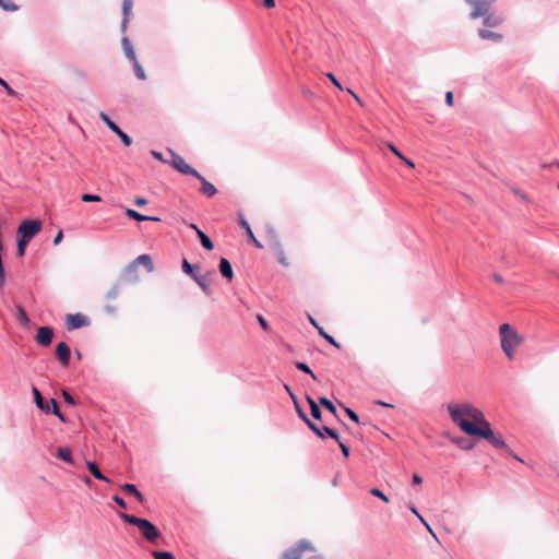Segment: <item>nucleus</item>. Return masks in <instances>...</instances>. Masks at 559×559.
<instances>
[{"label":"nucleus","mask_w":559,"mask_h":559,"mask_svg":"<svg viewBox=\"0 0 559 559\" xmlns=\"http://www.w3.org/2000/svg\"><path fill=\"white\" fill-rule=\"evenodd\" d=\"M447 409L453 423L468 436L483 438L496 449H507L502 436L492 431L490 423L479 408L469 403H450Z\"/></svg>","instance_id":"obj_1"},{"label":"nucleus","mask_w":559,"mask_h":559,"mask_svg":"<svg viewBox=\"0 0 559 559\" xmlns=\"http://www.w3.org/2000/svg\"><path fill=\"white\" fill-rule=\"evenodd\" d=\"M500 346L509 360L515 357V350L524 343L525 337L514 326L502 323L499 326Z\"/></svg>","instance_id":"obj_2"},{"label":"nucleus","mask_w":559,"mask_h":559,"mask_svg":"<svg viewBox=\"0 0 559 559\" xmlns=\"http://www.w3.org/2000/svg\"><path fill=\"white\" fill-rule=\"evenodd\" d=\"M119 518L128 524L136 526L142 536L150 543H155L162 535L151 521L128 513H119Z\"/></svg>","instance_id":"obj_3"},{"label":"nucleus","mask_w":559,"mask_h":559,"mask_svg":"<svg viewBox=\"0 0 559 559\" xmlns=\"http://www.w3.org/2000/svg\"><path fill=\"white\" fill-rule=\"evenodd\" d=\"M41 230L39 219L23 221L17 228V236L31 242V240Z\"/></svg>","instance_id":"obj_4"},{"label":"nucleus","mask_w":559,"mask_h":559,"mask_svg":"<svg viewBox=\"0 0 559 559\" xmlns=\"http://www.w3.org/2000/svg\"><path fill=\"white\" fill-rule=\"evenodd\" d=\"M468 5L472 7L469 13L471 20H476L490 11L491 5L496 0H465Z\"/></svg>","instance_id":"obj_5"},{"label":"nucleus","mask_w":559,"mask_h":559,"mask_svg":"<svg viewBox=\"0 0 559 559\" xmlns=\"http://www.w3.org/2000/svg\"><path fill=\"white\" fill-rule=\"evenodd\" d=\"M267 236H269V246L273 250V252L276 254L278 262L282 265L287 266L288 262L286 260L283 246H282V243H281V241H280V239H278V237H277V235L275 233V230L274 229H269L267 230Z\"/></svg>","instance_id":"obj_6"},{"label":"nucleus","mask_w":559,"mask_h":559,"mask_svg":"<svg viewBox=\"0 0 559 559\" xmlns=\"http://www.w3.org/2000/svg\"><path fill=\"white\" fill-rule=\"evenodd\" d=\"M99 118L100 120L121 140V142L126 145V146H129L132 144V139L126 133L123 132L119 127L118 124H116L109 117L107 114H105L104 111H100L99 112Z\"/></svg>","instance_id":"obj_7"},{"label":"nucleus","mask_w":559,"mask_h":559,"mask_svg":"<svg viewBox=\"0 0 559 559\" xmlns=\"http://www.w3.org/2000/svg\"><path fill=\"white\" fill-rule=\"evenodd\" d=\"M173 156L171 165L173 167L183 175L199 176V171L191 167L186 160L178 154L170 151Z\"/></svg>","instance_id":"obj_8"},{"label":"nucleus","mask_w":559,"mask_h":559,"mask_svg":"<svg viewBox=\"0 0 559 559\" xmlns=\"http://www.w3.org/2000/svg\"><path fill=\"white\" fill-rule=\"evenodd\" d=\"M66 321L67 328L70 331L81 329L90 324L87 317L82 313L68 314Z\"/></svg>","instance_id":"obj_9"},{"label":"nucleus","mask_w":559,"mask_h":559,"mask_svg":"<svg viewBox=\"0 0 559 559\" xmlns=\"http://www.w3.org/2000/svg\"><path fill=\"white\" fill-rule=\"evenodd\" d=\"M138 269L139 267L133 262L129 263L121 272L119 282L136 283L139 281Z\"/></svg>","instance_id":"obj_10"},{"label":"nucleus","mask_w":559,"mask_h":559,"mask_svg":"<svg viewBox=\"0 0 559 559\" xmlns=\"http://www.w3.org/2000/svg\"><path fill=\"white\" fill-rule=\"evenodd\" d=\"M53 338V330L50 326H40L37 330L35 341L41 346H49Z\"/></svg>","instance_id":"obj_11"},{"label":"nucleus","mask_w":559,"mask_h":559,"mask_svg":"<svg viewBox=\"0 0 559 559\" xmlns=\"http://www.w3.org/2000/svg\"><path fill=\"white\" fill-rule=\"evenodd\" d=\"M309 429H311L321 439H324L326 436H329L335 441H338V433L328 426L320 427L314 423H309Z\"/></svg>","instance_id":"obj_12"},{"label":"nucleus","mask_w":559,"mask_h":559,"mask_svg":"<svg viewBox=\"0 0 559 559\" xmlns=\"http://www.w3.org/2000/svg\"><path fill=\"white\" fill-rule=\"evenodd\" d=\"M56 356L62 366H64V367L69 366L70 358H71V349H70L69 345L64 342L59 343L56 346Z\"/></svg>","instance_id":"obj_13"},{"label":"nucleus","mask_w":559,"mask_h":559,"mask_svg":"<svg viewBox=\"0 0 559 559\" xmlns=\"http://www.w3.org/2000/svg\"><path fill=\"white\" fill-rule=\"evenodd\" d=\"M132 7L133 0H123L122 2V21L120 25V31L124 33L127 31V25L130 16L132 15Z\"/></svg>","instance_id":"obj_14"},{"label":"nucleus","mask_w":559,"mask_h":559,"mask_svg":"<svg viewBox=\"0 0 559 559\" xmlns=\"http://www.w3.org/2000/svg\"><path fill=\"white\" fill-rule=\"evenodd\" d=\"M198 180H200L201 182V193L211 198L213 195L216 194L217 192V189L214 187V185H212L211 182H209L200 173H199V176H194Z\"/></svg>","instance_id":"obj_15"},{"label":"nucleus","mask_w":559,"mask_h":559,"mask_svg":"<svg viewBox=\"0 0 559 559\" xmlns=\"http://www.w3.org/2000/svg\"><path fill=\"white\" fill-rule=\"evenodd\" d=\"M124 214L128 218L134 219L138 222H144V221L159 222L160 221V218L157 216L144 215V214H141L132 209H126Z\"/></svg>","instance_id":"obj_16"},{"label":"nucleus","mask_w":559,"mask_h":559,"mask_svg":"<svg viewBox=\"0 0 559 559\" xmlns=\"http://www.w3.org/2000/svg\"><path fill=\"white\" fill-rule=\"evenodd\" d=\"M239 225L246 230V234L249 238V240L259 249L263 248L262 243L255 238V236L253 235V231L249 225V223L247 222V219L240 215L239 216Z\"/></svg>","instance_id":"obj_17"},{"label":"nucleus","mask_w":559,"mask_h":559,"mask_svg":"<svg viewBox=\"0 0 559 559\" xmlns=\"http://www.w3.org/2000/svg\"><path fill=\"white\" fill-rule=\"evenodd\" d=\"M32 392H33V395H34V401L36 403V406L45 412V413H49L50 412V407H49V402L45 401V399L43 397L40 391L36 388V386H33L32 388Z\"/></svg>","instance_id":"obj_18"},{"label":"nucleus","mask_w":559,"mask_h":559,"mask_svg":"<svg viewBox=\"0 0 559 559\" xmlns=\"http://www.w3.org/2000/svg\"><path fill=\"white\" fill-rule=\"evenodd\" d=\"M481 17H484V25L491 28L500 26L504 21L501 15L490 13V11L484 14Z\"/></svg>","instance_id":"obj_19"},{"label":"nucleus","mask_w":559,"mask_h":559,"mask_svg":"<svg viewBox=\"0 0 559 559\" xmlns=\"http://www.w3.org/2000/svg\"><path fill=\"white\" fill-rule=\"evenodd\" d=\"M218 269L222 276L226 280L231 281L234 278L233 266L226 258H221Z\"/></svg>","instance_id":"obj_20"},{"label":"nucleus","mask_w":559,"mask_h":559,"mask_svg":"<svg viewBox=\"0 0 559 559\" xmlns=\"http://www.w3.org/2000/svg\"><path fill=\"white\" fill-rule=\"evenodd\" d=\"M309 321L310 323L318 330V333L324 338L331 345L335 346L336 348H340L341 345L336 342V340L331 336L330 334H328L324 329L322 326H320L317 321L309 316Z\"/></svg>","instance_id":"obj_21"},{"label":"nucleus","mask_w":559,"mask_h":559,"mask_svg":"<svg viewBox=\"0 0 559 559\" xmlns=\"http://www.w3.org/2000/svg\"><path fill=\"white\" fill-rule=\"evenodd\" d=\"M121 45H122L124 55L130 62L133 61L134 59H136L134 48L128 37H126V36L122 37Z\"/></svg>","instance_id":"obj_22"},{"label":"nucleus","mask_w":559,"mask_h":559,"mask_svg":"<svg viewBox=\"0 0 559 559\" xmlns=\"http://www.w3.org/2000/svg\"><path fill=\"white\" fill-rule=\"evenodd\" d=\"M478 36L481 39L492 40V41H500L503 38L502 34L496 33V32H492V31H489L486 28H479Z\"/></svg>","instance_id":"obj_23"},{"label":"nucleus","mask_w":559,"mask_h":559,"mask_svg":"<svg viewBox=\"0 0 559 559\" xmlns=\"http://www.w3.org/2000/svg\"><path fill=\"white\" fill-rule=\"evenodd\" d=\"M138 267L139 265H143L146 267L148 272L154 270L152 258L148 254H141L136 259L132 261Z\"/></svg>","instance_id":"obj_24"},{"label":"nucleus","mask_w":559,"mask_h":559,"mask_svg":"<svg viewBox=\"0 0 559 559\" xmlns=\"http://www.w3.org/2000/svg\"><path fill=\"white\" fill-rule=\"evenodd\" d=\"M193 281L199 285V287L206 294V295H211L212 294V289L210 287V280H209V275H198V276H194Z\"/></svg>","instance_id":"obj_25"},{"label":"nucleus","mask_w":559,"mask_h":559,"mask_svg":"<svg viewBox=\"0 0 559 559\" xmlns=\"http://www.w3.org/2000/svg\"><path fill=\"white\" fill-rule=\"evenodd\" d=\"M121 489L129 495H133L140 502L144 501V496L140 492L135 485L133 484H124L121 486Z\"/></svg>","instance_id":"obj_26"},{"label":"nucleus","mask_w":559,"mask_h":559,"mask_svg":"<svg viewBox=\"0 0 559 559\" xmlns=\"http://www.w3.org/2000/svg\"><path fill=\"white\" fill-rule=\"evenodd\" d=\"M86 465H87L90 473L96 479L109 481V479L102 473V471L99 469V467L97 466V464L95 462H87Z\"/></svg>","instance_id":"obj_27"},{"label":"nucleus","mask_w":559,"mask_h":559,"mask_svg":"<svg viewBox=\"0 0 559 559\" xmlns=\"http://www.w3.org/2000/svg\"><path fill=\"white\" fill-rule=\"evenodd\" d=\"M197 235L200 239L202 247L205 250H209V251L213 250V248H214L213 241L205 233H203L201 229H197Z\"/></svg>","instance_id":"obj_28"},{"label":"nucleus","mask_w":559,"mask_h":559,"mask_svg":"<svg viewBox=\"0 0 559 559\" xmlns=\"http://www.w3.org/2000/svg\"><path fill=\"white\" fill-rule=\"evenodd\" d=\"M57 457L62 460V461H64V462H67V463H70V464L73 463L72 452L67 447L58 448V450H57Z\"/></svg>","instance_id":"obj_29"},{"label":"nucleus","mask_w":559,"mask_h":559,"mask_svg":"<svg viewBox=\"0 0 559 559\" xmlns=\"http://www.w3.org/2000/svg\"><path fill=\"white\" fill-rule=\"evenodd\" d=\"M386 145H388V147L390 148V151H391L395 156H397L401 160H403V162H404L408 167H411V168H414V167H415V164H414L411 159L406 158V157L402 154V152H401V151H400V150H399L394 144H392V143H386Z\"/></svg>","instance_id":"obj_30"},{"label":"nucleus","mask_w":559,"mask_h":559,"mask_svg":"<svg viewBox=\"0 0 559 559\" xmlns=\"http://www.w3.org/2000/svg\"><path fill=\"white\" fill-rule=\"evenodd\" d=\"M306 399L310 406L311 416L314 419L320 420L322 413H321L319 405L316 403V401L311 396L307 395Z\"/></svg>","instance_id":"obj_31"},{"label":"nucleus","mask_w":559,"mask_h":559,"mask_svg":"<svg viewBox=\"0 0 559 559\" xmlns=\"http://www.w3.org/2000/svg\"><path fill=\"white\" fill-rule=\"evenodd\" d=\"M200 266L199 265H193L191 263L188 262V260L183 259L182 261V271L191 276L192 278H194V276H198L199 274L195 273V270H199Z\"/></svg>","instance_id":"obj_32"},{"label":"nucleus","mask_w":559,"mask_h":559,"mask_svg":"<svg viewBox=\"0 0 559 559\" xmlns=\"http://www.w3.org/2000/svg\"><path fill=\"white\" fill-rule=\"evenodd\" d=\"M131 63L133 66L135 76L141 81L146 80L145 71L142 68V66L140 64V62L138 61V59H134L133 61H131Z\"/></svg>","instance_id":"obj_33"},{"label":"nucleus","mask_w":559,"mask_h":559,"mask_svg":"<svg viewBox=\"0 0 559 559\" xmlns=\"http://www.w3.org/2000/svg\"><path fill=\"white\" fill-rule=\"evenodd\" d=\"M120 289H121V283L120 282L115 283L108 290L106 298L109 300L116 299L120 294Z\"/></svg>","instance_id":"obj_34"},{"label":"nucleus","mask_w":559,"mask_h":559,"mask_svg":"<svg viewBox=\"0 0 559 559\" xmlns=\"http://www.w3.org/2000/svg\"><path fill=\"white\" fill-rule=\"evenodd\" d=\"M295 367L307 373V374H310L312 377V379L317 380V376L313 373V371L311 370V368L306 364V362H301V361H296L295 362Z\"/></svg>","instance_id":"obj_35"},{"label":"nucleus","mask_w":559,"mask_h":559,"mask_svg":"<svg viewBox=\"0 0 559 559\" xmlns=\"http://www.w3.org/2000/svg\"><path fill=\"white\" fill-rule=\"evenodd\" d=\"M319 403H320V405H322L324 408H326L332 414H334V415L336 414V407L329 399H326L324 396L319 397Z\"/></svg>","instance_id":"obj_36"},{"label":"nucleus","mask_w":559,"mask_h":559,"mask_svg":"<svg viewBox=\"0 0 559 559\" xmlns=\"http://www.w3.org/2000/svg\"><path fill=\"white\" fill-rule=\"evenodd\" d=\"M454 442L463 450H472L474 448V442L465 438L455 439Z\"/></svg>","instance_id":"obj_37"},{"label":"nucleus","mask_w":559,"mask_h":559,"mask_svg":"<svg viewBox=\"0 0 559 559\" xmlns=\"http://www.w3.org/2000/svg\"><path fill=\"white\" fill-rule=\"evenodd\" d=\"M0 8L9 12H14L19 9V7L11 0H0Z\"/></svg>","instance_id":"obj_38"},{"label":"nucleus","mask_w":559,"mask_h":559,"mask_svg":"<svg viewBox=\"0 0 559 559\" xmlns=\"http://www.w3.org/2000/svg\"><path fill=\"white\" fill-rule=\"evenodd\" d=\"M16 242H17V255L23 257L25 254V249L29 242L23 238H20L19 236L16 239Z\"/></svg>","instance_id":"obj_39"},{"label":"nucleus","mask_w":559,"mask_h":559,"mask_svg":"<svg viewBox=\"0 0 559 559\" xmlns=\"http://www.w3.org/2000/svg\"><path fill=\"white\" fill-rule=\"evenodd\" d=\"M152 556L154 559H175L170 551H153Z\"/></svg>","instance_id":"obj_40"},{"label":"nucleus","mask_w":559,"mask_h":559,"mask_svg":"<svg viewBox=\"0 0 559 559\" xmlns=\"http://www.w3.org/2000/svg\"><path fill=\"white\" fill-rule=\"evenodd\" d=\"M81 200L86 203L100 202L102 198L98 194L84 193V194H82Z\"/></svg>","instance_id":"obj_41"},{"label":"nucleus","mask_w":559,"mask_h":559,"mask_svg":"<svg viewBox=\"0 0 559 559\" xmlns=\"http://www.w3.org/2000/svg\"><path fill=\"white\" fill-rule=\"evenodd\" d=\"M294 405H295V408H296V412H297L299 418L302 419L306 423V425L309 427V423H312V421L308 418V416L301 409V407L299 406L298 401H295Z\"/></svg>","instance_id":"obj_42"},{"label":"nucleus","mask_w":559,"mask_h":559,"mask_svg":"<svg viewBox=\"0 0 559 559\" xmlns=\"http://www.w3.org/2000/svg\"><path fill=\"white\" fill-rule=\"evenodd\" d=\"M50 404L52 405V409H51L52 414H55L61 421L64 423L66 418H64L63 414L60 413L59 406H58L56 400L50 399Z\"/></svg>","instance_id":"obj_43"},{"label":"nucleus","mask_w":559,"mask_h":559,"mask_svg":"<svg viewBox=\"0 0 559 559\" xmlns=\"http://www.w3.org/2000/svg\"><path fill=\"white\" fill-rule=\"evenodd\" d=\"M370 493L373 497H377V498L381 499L385 503H388L390 501L388 496H385L379 488H371L370 489Z\"/></svg>","instance_id":"obj_44"},{"label":"nucleus","mask_w":559,"mask_h":559,"mask_svg":"<svg viewBox=\"0 0 559 559\" xmlns=\"http://www.w3.org/2000/svg\"><path fill=\"white\" fill-rule=\"evenodd\" d=\"M347 416L355 423L359 424V416L356 412H354L352 408L349 407H344Z\"/></svg>","instance_id":"obj_45"},{"label":"nucleus","mask_w":559,"mask_h":559,"mask_svg":"<svg viewBox=\"0 0 559 559\" xmlns=\"http://www.w3.org/2000/svg\"><path fill=\"white\" fill-rule=\"evenodd\" d=\"M62 396L64 399V402L69 405H74L75 404V400L74 397L68 392V391H63L62 392Z\"/></svg>","instance_id":"obj_46"},{"label":"nucleus","mask_w":559,"mask_h":559,"mask_svg":"<svg viewBox=\"0 0 559 559\" xmlns=\"http://www.w3.org/2000/svg\"><path fill=\"white\" fill-rule=\"evenodd\" d=\"M0 86H2L9 95H15V91L12 90L2 78H0Z\"/></svg>","instance_id":"obj_47"},{"label":"nucleus","mask_w":559,"mask_h":559,"mask_svg":"<svg viewBox=\"0 0 559 559\" xmlns=\"http://www.w3.org/2000/svg\"><path fill=\"white\" fill-rule=\"evenodd\" d=\"M340 445V449L342 451V454L345 456V457H348L349 456V448L343 443L340 439L338 441H336Z\"/></svg>","instance_id":"obj_48"},{"label":"nucleus","mask_w":559,"mask_h":559,"mask_svg":"<svg viewBox=\"0 0 559 559\" xmlns=\"http://www.w3.org/2000/svg\"><path fill=\"white\" fill-rule=\"evenodd\" d=\"M112 500L121 508V509H126L127 508V503L126 501L123 500V498H121L120 496L118 495H115L112 497Z\"/></svg>","instance_id":"obj_49"},{"label":"nucleus","mask_w":559,"mask_h":559,"mask_svg":"<svg viewBox=\"0 0 559 559\" xmlns=\"http://www.w3.org/2000/svg\"><path fill=\"white\" fill-rule=\"evenodd\" d=\"M326 76L329 78V80L338 88V90H343L340 81L336 79V76L333 74V73H328Z\"/></svg>","instance_id":"obj_50"},{"label":"nucleus","mask_w":559,"mask_h":559,"mask_svg":"<svg viewBox=\"0 0 559 559\" xmlns=\"http://www.w3.org/2000/svg\"><path fill=\"white\" fill-rule=\"evenodd\" d=\"M5 283V272L2 263V259L0 260V286H3Z\"/></svg>","instance_id":"obj_51"},{"label":"nucleus","mask_w":559,"mask_h":559,"mask_svg":"<svg viewBox=\"0 0 559 559\" xmlns=\"http://www.w3.org/2000/svg\"><path fill=\"white\" fill-rule=\"evenodd\" d=\"M419 521L427 528V531L431 534V536L437 538V536H436L435 532L432 531L431 526L427 523V521L423 516H419Z\"/></svg>","instance_id":"obj_52"},{"label":"nucleus","mask_w":559,"mask_h":559,"mask_svg":"<svg viewBox=\"0 0 559 559\" xmlns=\"http://www.w3.org/2000/svg\"><path fill=\"white\" fill-rule=\"evenodd\" d=\"M257 319H258V321H259V323H260L261 328H262L264 331H267V330H269V323L266 322V320H265L262 316H260V314H258Z\"/></svg>","instance_id":"obj_53"},{"label":"nucleus","mask_w":559,"mask_h":559,"mask_svg":"<svg viewBox=\"0 0 559 559\" xmlns=\"http://www.w3.org/2000/svg\"><path fill=\"white\" fill-rule=\"evenodd\" d=\"M19 313H20V320L23 322V323H27L29 320H28V317L25 312V310L23 308H19Z\"/></svg>","instance_id":"obj_54"},{"label":"nucleus","mask_w":559,"mask_h":559,"mask_svg":"<svg viewBox=\"0 0 559 559\" xmlns=\"http://www.w3.org/2000/svg\"><path fill=\"white\" fill-rule=\"evenodd\" d=\"M134 204L138 205V206H144L147 204V200L145 198H142V197H138L135 200H134Z\"/></svg>","instance_id":"obj_55"},{"label":"nucleus","mask_w":559,"mask_h":559,"mask_svg":"<svg viewBox=\"0 0 559 559\" xmlns=\"http://www.w3.org/2000/svg\"><path fill=\"white\" fill-rule=\"evenodd\" d=\"M445 103L448 106H452L453 105V93L452 92H447L445 93Z\"/></svg>","instance_id":"obj_56"},{"label":"nucleus","mask_w":559,"mask_h":559,"mask_svg":"<svg viewBox=\"0 0 559 559\" xmlns=\"http://www.w3.org/2000/svg\"><path fill=\"white\" fill-rule=\"evenodd\" d=\"M412 483L414 485H420L423 483V477L419 474H414L412 478Z\"/></svg>","instance_id":"obj_57"},{"label":"nucleus","mask_w":559,"mask_h":559,"mask_svg":"<svg viewBox=\"0 0 559 559\" xmlns=\"http://www.w3.org/2000/svg\"><path fill=\"white\" fill-rule=\"evenodd\" d=\"M506 451H507V453H508L510 456H512V457H513V459H515L516 461H519V462L523 463V460H522L520 456H518V455H516V454H515V453H514V452H513L509 447H507Z\"/></svg>","instance_id":"obj_58"},{"label":"nucleus","mask_w":559,"mask_h":559,"mask_svg":"<svg viewBox=\"0 0 559 559\" xmlns=\"http://www.w3.org/2000/svg\"><path fill=\"white\" fill-rule=\"evenodd\" d=\"M262 4H263L266 9H271V8H274V7H275V0H262Z\"/></svg>","instance_id":"obj_59"},{"label":"nucleus","mask_w":559,"mask_h":559,"mask_svg":"<svg viewBox=\"0 0 559 559\" xmlns=\"http://www.w3.org/2000/svg\"><path fill=\"white\" fill-rule=\"evenodd\" d=\"M116 310H117V309H116V307H114V306H111V305H106V306H105V311H106L107 313L115 314V313H116Z\"/></svg>","instance_id":"obj_60"},{"label":"nucleus","mask_w":559,"mask_h":559,"mask_svg":"<svg viewBox=\"0 0 559 559\" xmlns=\"http://www.w3.org/2000/svg\"><path fill=\"white\" fill-rule=\"evenodd\" d=\"M62 238H63V234H62V231H59V233L55 236V238H53V243H55V245H58V243L62 240Z\"/></svg>","instance_id":"obj_61"},{"label":"nucleus","mask_w":559,"mask_h":559,"mask_svg":"<svg viewBox=\"0 0 559 559\" xmlns=\"http://www.w3.org/2000/svg\"><path fill=\"white\" fill-rule=\"evenodd\" d=\"M408 509H409V510L412 511V513H413V514H415L418 519H419V516H421L413 503H409V504H408Z\"/></svg>","instance_id":"obj_62"},{"label":"nucleus","mask_w":559,"mask_h":559,"mask_svg":"<svg viewBox=\"0 0 559 559\" xmlns=\"http://www.w3.org/2000/svg\"><path fill=\"white\" fill-rule=\"evenodd\" d=\"M493 280L496 283L501 284L503 282V278L500 274H493Z\"/></svg>","instance_id":"obj_63"},{"label":"nucleus","mask_w":559,"mask_h":559,"mask_svg":"<svg viewBox=\"0 0 559 559\" xmlns=\"http://www.w3.org/2000/svg\"><path fill=\"white\" fill-rule=\"evenodd\" d=\"M353 97L355 98V100H356L360 106H364V103L361 102V99L359 98V96H358V95L353 94Z\"/></svg>","instance_id":"obj_64"}]
</instances>
